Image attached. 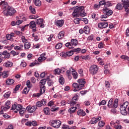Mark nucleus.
<instances>
[{"label":"nucleus","mask_w":129,"mask_h":129,"mask_svg":"<svg viewBox=\"0 0 129 129\" xmlns=\"http://www.w3.org/2000/svg\"><path fill=\"white\" fill-rule=\"evenodd\" d=\"M78 44V42L76 39H72V40H71V43H67L66 44V46L69 49H73V46H77Z\"/></svg>","instance_id":"1a4fd4ad"},{"label":"nucleus","mask_w":129,"mask_h":129,"mask_svg":"<svg viewBox=\"0 0 129 129\" xmlns=\"http://www.w3.org/2000/svg\"><path fill=\"white\" fill-rule=\"evenodd\" d=\"M129 104L128 101H125L120 106V110L121 114L123 115H126L127 114V111L126 110L127 107Z\"/></svg>","instance_id":"20e7f679"},{"label":"nucleus","mask_w":129,"mask_h":129,"mask_svg":"<svg viewBox=\"0 0 129 129\" xmlns=\"http://www.w3.org/2000/svg\"><path fill=\"white\" fill-rule=\"evenodd\" d=\"M15 82V80L14 79H7L6 81V84L8 85H11L13 84Z\"/></svg>","instance_id":"c85d7f7f"},{"label":"nucleus","mask_w":129,"mask_h":129,"mask_svg":"<svg viewBox=\"0 0 129 129\" xmlns=\"http://www.w3.org/2000/svg\"><path fill=\"white\" fill-rule=\"evenodd\" d=\"M105 85L106 87H107V88H109V87L110 86V84L109 82V81H106L105 82Z\"/></svg>","instance_id":"13d9d810"},{"label":"nucleus","mask_w":129,"mask_h":129,"mask_svg":"<svg viewBox=\"0 0 129 129\" xmlns=\"http://www.w3.org/2000/svg\"><path fill=\"white\" fill-rule=\"evenodd\" d=\"M50 124L55 128H58L61 124V121L59 119L50 120Z\"/></svg>","instance_id":"423d86ee"},{"label":"nucleus","mask_w":129,"mask_h":129,"mask_svg":"<svg viewBox=\"0 0 129 129\" xmlns=\"http://www.w3.org/2000/svg\"><path fill=\"white\" fill-rule=\"evenodd\" d=\"M73 17L74 18H79V17H85L86 14L84 7H79L74 10L73 14Z\"/></svg>","instance_id":"f03ea898"},{"label":"nucleus","mask_w":129,"mask_h":129,"mask_svg":"<svg viewBox=\"0 0 129 129\" xmlns=\"http://www.w3.org/2000/svg\"><path fill=\"white\" fill-rule=\"evenodd\" d=\"M103 13L106 14L107 18V16H111L113 14V11L107 8H104L103 9Z\"/></svg>","instance_id":"ddd939ff"},{"label":"nucleus","mask_w":129,"mask_h":129,"mask_svg":"<svg viewBox=\"0 0 129 129\" xmlns=\"http://www.w3.org/2000/svg\"><path fill=\"white\" fill-rule=\"evenodd\" d=\"M118 99L117 98H116L114 102H113L112 98H111L108 102V107L109 108L113 109V107H117L118 106Z\"/></svg>","instance_id":"39448f33"},{"label":"nucleus","mask_w":129,"mask_h":129,"mask_svg":"<svg viewBox=\"0 0 129 129\" xmlns=\"http://www.w3.org/2000/svg\"><path fill=\"white\" fill-rule=\"evenodd\" d=\"M105 123L103 120H101V121H99L98 125L99 126H101V127H103L105 125Z\"/></svg>","instance_id":"37998d69"},{"label":"nucleus","mask_w":129,"mask_h":129,"mask_svg":"<svg viewBox=\"0 0 129 129\" xmlns=\"http://www.w3.org/2000/svg\"><path fill=\"white\" fill-rule=\"evenodd\" d=\"M106 100H102V101H101V102L99 103V105H104V104H106Z\"/></svg>","instance_id":"bf43d9fd"},{"label":"nucleus","mask_w":129,"mask_h":129,"mask_svg":"<svg viewBox=\"0 0 129 129\" xmlns=\"http://www.w3.org/2000/svg\"><path fill=\"white\" fill-rule=\"evenodd\" d=\"M32 36L34 38V40L35 41H39V38L37 35H36L35 34H33Z\"/></svg>","instance_id":"a18cd8bd"},{"label":"nucleus","mask_w":129,"mask_h":129,"mask_svg":"<svg viewBox=\"0 0 129 129\" xmlns=\"http://www.w3.org/2000/svg\"><path fill=\"white\" fill-rule=\"evenodd\" d=\"M11 103V102L10 100H7V101L5 102V106H2V110L0 111V114H2L4 113V111H7L10 108Z\"/></svg>","instance_id":"0eeeda50"},{"label":"nucleus","mask_w":129,"mask_h":129,"mask_svg":"<svg viewBox=\"0 0 129 129\" xmlns=\"http://www.w3.org/2000/svg\"><path fill=\"white\" fill-rule=\"evenodd\" d=\"M77 100H78L77 96H74V97H73L72 101L71 102V105H75V104H76L77 103L76 101H77Z\"/></svg>","instance_id":"bb28decb"},{"label":"nucleus","mask_w":129,"mask_h":129,"mask_svg":"<svg viewBox=\"0 0 129 129\" xmlns=\"http://www.w3.org/2000/svg\"><path fill=\"white\" fill-rule=\"evenodd\" d=\"M60 72H61V70L60 69H59V68L55 69L54 71L55 74H60Z\"/></svg>","instance_id":"5fc2aeb1"},{"label":"nucleus","mask_w":129,"mask_h":129,"mask_svg":"<svg viewBox=\"0 0 129 129\" xmlns=\"http://www.w3.org/2000/svg\"><path fill=\"white\" fill-rule=\"evenodd\" d=\"M47 103L46 99H42L41 100V101H38L36 103V107H41L42 106H43L44 105H46Z\"/></svg>","instance_id":"4468645a"},{"label":"nucleus","mask_w":129,"mask_h":129,"mask_svg":"<svg viewBox=\"0 0 129 129\" xmlns=\"http://www.w3.org/2000/svg\"><path fill=\"white\" fill-rule=\"evenodd\" d=\"M29 10L32 14H36V10L34 8H32V6H30V7H29Z\"/></svg>","instance_id":"4c0bfd02"},{"label":"nucleus","mask_w":129,"mask_h":129,"mask_svg":"<svg viewBox=\"0 0 129 129\" xmlns=\"http://www.w3.org/2000/svg\"><path fill=\"white\" fill-rule=\"evenodd\" d=\"M69 128L68 125L67 124H63L62 126V129H68Z\"/></svg>","instance_id":"774afa93"},{"label":"nucleus","mask_w":129,"mask_h":129,"mask_svg":"<svg viewBox=\"0 0 129 129\" xmlns=\"http://www.w3.org/2000/svg\"><path fill=\"white\" fill-rule=\"evenodd\" d=\"M37 25H36L35 22L32 21V22H30V28L31 29H32L33 30L34 28H36Z\"/></svg>","instance_id":"c756f323"},{"label":"nucleus","mask_w":129,"mask_h":129,"mask_svg":"<svg viewBox=\"0 0 129 129\" xmlns=\"http://www.w3.org/2000/svg\"><path fill=\"white\" fill-rule=\"evenodd\" d=\"M38 63L37 62H33L32 63H31L29 65L30 67H33L35 65H37Z\"/></svg>","instance_id":"0e129e2a"},{"label":"nucleus","mask_w":129,"mask_h":129,"mask_svg":"<svg viewBox=\"0 0 129 129\" xmlns=\"http://www.w3.org/2000/svg\"><path fill=\"white\" fill-rule=\"evenodd\" d=\"M46 54L43 53L40 55V57H39L38 60L39 62H42L44 60H46Z\"/></svg>","instance_id":"412c9836"},{"label":"nucleus","mask_w":129,"mask_h":129,"mask_svg":"<svg viewBox=\"0 0 129 129\" xmlns=\"http://www.w3.org/2000/svg\"><path fill=\"white\" fill-rule=\"evenodd\" d=\"M64 36V32L63 31H62L61 32H60L58 35V39H62V38H63Z\"/></svg>","instance_id":"473e14b6"},{"label":"nucleus","mask_w":129,"mask_h":129,"mask_svg":"<svg viewBox=\"0 0 129 129\" xmlns=\"http://www.w3.org/2000/svg\"><path fill=\"white\" fill-rule=\"evenodd\" d=\"M40 93H37V94H36V96H37V97H39V96H41V94H43V93H44V92L45 91V86H43L41 85L40 86Z\"/></svg>","instance_id":"aec40b11"},{"label":"nucleus","mask_w":129,"mask_h":129,"mask_svg":"<svg viewBox=\"0 0 129 129\" xmlns=\"http://www.w3.org/2000/svg\"><path fill=\"white\" fill-rule=\"evenodd\" d=\"M58 80H59V82L60 84H62V85L64 84L65 81H64V79L63 76H62V75H61L59 77Z\"/></svg>","instance_id":"2f4dec72"},{"label":"nucleus","mask_w":129,"mask_h":129,"mask_svg":"<svg viewBox=\"0 0 129 129\" xmlns=\"http://www.w3.org/2000/svg\"><path fill=\"white\" fill-rule=\"evenodd\" d=\"M101 116H97V117H92V119L90 120V123L93 124L94 123H96L99 120H101Z\"/></svg>","instance_id":"2eb2a0df"},{"label":"nucleus","mask_w":129,"mask_h":129,"mask_svg":"<svg viewBox=\"0 0 129 129\" xmlns=\"http://www.w3.org/2000/svg\"><path fill=\"white\" fill-rule=\"evenodd\" d=\"M81 21L84 22L85 24H88V20L87 19H84V18H82L81 19Z\"/></svg>","instance_id":"e2e57ef3"},{"label":"nucleus","mask_w":129,"mask_h":129,"mask_svg":"<svg viewBox=\"0 0 129 129\" xmlns=\"http://www.w3.org/2000/svg\"><path fill=\"white\" fill-rule=\"evenodd\" d=\"M18 110L19 111L20 115L23 116L26 111V108L23 107L21 104H18L17 105V110H15V112H17Z\"/></svg>","instance_id":"9d476101"},{"label":"nucleus","mask_w":129,"mask_h":129,"mask_svg":"<svg viewBox=\"0 0 129 129\" xmlns=\"http://www.w3.org/2000/svg\"><path fill=\"white\" fill-rule=\"evenodd\" d=\"M59 107H52L50 109L51 111H57L58 110Z\"/></svg>","instance_id":"052dcab7"},{"label":"nucleus","mask_w":129,"mask_h":129,"mask_svg":"<svg viewBox=\"0 0 129 129\" xmlns=\"http://www.w3.org/2000/svg\"><path fill=\"white\" fill-rule=\"evenodd\" d=\"M46 79H42L41 80H40V83H41L42 86H44L46 83Z\"/></svg>","instance_id":"8fccbe9b"},{"label":"nucleus","mask_w":129,"mask_h":129,"mask_svg":"<svg viewBox=\"0 0 129 129\" xmlns=\"http://www.w3.org/2000/svg\"><path fill=\"white\" fill-rule=\"evenodd\" d=\"M73 105H71L72 107L69 108L68 111L70 112V113H74V112H75L76 109L77 108H80V104H77L76 106H73Z\"/></svg>","instance_id":"dca6fc26"},{"label":"nucleus","mask_w":129,"mask_h":129,"mask_svg":"<svg viewBox=\"0 0 129 129\" xmlns=\"http://www.w3.org/2000/svg\"><path fill=\"white\" fill-rule=\"evenodd\" d=\"M91 57L89 55H86V56H82V59H84L85 60H89Z\"/></svg>","instance_id":"09e8293b"},{"label":"nucleus","mask_w":129,"mask_h":129,"mask_svg":"<svg viewBox=\"0 0 129 129\" xmlns=\"http://www.w3.org/2000/svg\"><path fill=\"white\" fill-rule=\"evenodd\" d=\"M78 115H79L80 116H85L86 115V113L85 111H84L83 109H79L78 110Z\"/></svg>","instance_id":"b1692460"},{"label":"nucleus","mask_w":129,"mask_h":129,"mask_svg":"<svg viewBox=\"0 0 129 129\" xmlns=\"http://www.w3.org/2000/svg\"><path fill=\"white\" fill-rule=\"evenodd\" d=\"M72 71V75L73 76V78H74V79H77L78 77V74L77 73V72H76V71H75V70L74 69V68H71Z\"/></svg>","instance_id":"a878e982"},{"label":"nucleus","mask_w":129,"mask_h":129,"mask_svg":"<svg viewBox=\"0 0 129 129\" xmlns=\"http://www.w3.org/2000/svg\"><path fill=\"white\" fill-rule=\"evenodd\" d=\"M26 85H27V87H28L29 88H31V87H32V84H31V82H30V80H27V81L26 82Z\"/></svg>","instance_id":"de8ad7c7"},{"label":"nucleus","mask_w":129,"mask_h":129,"mask_svg":"<svg viewBox=\"0 0 129 129\" xmlns=\"http://www.w3.org/2000/svg\"><path fill=\"white\" fill-rule=\"evenodd\" d=\"M108 26V23H99L98 27L99 29L107 28Z\"/></svg>","instance_id":"6ab92c4d"},{"label":"nucleus","mask_w":129,"mask_h":129,"mask_svg":"<svg viewBox=\"0 0 129 129\" xmlns=\"http://www.w3.org/2000/svg\"><path fill=\"white\" fill-rule=\"evenodd\" d=\"M99 70V67L97 65L93 64L91 65L89 68L90 73L92 75H95L96 74Z\"/></svg>","instance_id":"6e6552de"},{"label":"nucleus","mask_w":129,"mask_h":129,"mask_svg":"<svg viewBox=\"0 0 129 129\" xmlns=\"http://www.w3.org/2000/svg\"><path fill=\"white\" fill-rule=\"evenodd\" d=\"M79 73L80 75V76H83V69H79Z\"/></svg>","instance_id":"69168bd1"},{"label":"nucleus","mask_w":129,"mask_h":129,"mask_svg":"<svg viewBox=\"0 0 129 129\" xmlns=\"http://www.w3.org/2000/svg\"><path fill=\"white\" fill-rule=\"evenodd\" d=\"M39 18L38 16H30L29 19H31V20H35L36 19H38Z\"/></svg>","instance_id":"864d4df0"},{"label":"nucleus","mask_w":129,"mask_h":129,"mask_svg":"<svg viewBox=\"0 0 129 129\" xmlns=\"http://www.w3.org/2000/svg\"><path fill=\"white\" fill-rule=\"evenodd\" d=\"M114 127L115 129H121L122 128V126H121V124H119V123H118V124H117L116 125H115Z\"/></svg>","instance_id":"680f3d73"},{"label":"nucleus","mask_w":129,"mask_h":129,"mask_svg":"<svg viewBox=\"0 0 129 129\" xmlns=\"http://www.w3.org/2000/svg\"><path fill=\"white\" fill-rule=\"evenodd\" d=\"M23 21L22 20H18V21H17L16 24L17 26H19V25H21V24H22Z\"/></svg>","instance_id":"6e6d98bb"},{"label":"nucleus","mask_w":129,"mask_h":129,"mask_svg":"<svg viewBox=\"0 0 129 129\" xmlns=\"http://www.w3.org/2000/svg\"><path fill=\"white\" fill-rule=\"evenodd\" d=\"M21 66H22V67H26L27 66V63H26V62L23 60L21 61Z\"/></svg>","instance_id":"4d7b16f0"},{"label":"nucleus","mask_w":129,"mask_h":129,"mask_svg":"<svg viewBox=\"0 0 129 129\" xmlns=\"http://www.w3.org/2000/svg\"><path fill=\"white\" fill-rule=\"evenodd\" d=\"M21 40L23 43H24L25 44H26L27 41H28V39H27L26 37H25L24 36H23L22 37H21Z\"/></svg>","instance_id":"49530a36"},{"label":"nucleus","mask_w":129,"mask_h":129,"mask_svg":"<svg viewBox=\"0 0 129 129\" xmlns=\"http://www.w3.org/2000/svg\"><path fill=\"white\" fill-rule=\"evenodd\" d=\"M123 6L124 8H128L129 7V0H122Z\"/></svg>","instance_id":"393cba45"},{"label":"nucleus","mask_w":129,"mask_h":129,"mask_svg":"<svg viewBox=\"0 0 129 129\" xmlns=\"http://www.w3.org/2000/svg\"><path fill=\"white\" fill-rule=\"evenodd\" d=\"M94 37L93 36V35H91V36H90L89 37H88V41H92V40H93Z\"/></svg>","instance_id":"338daca9"},{"label":"nucleus","mask_w":129,"mask_h":129,"mask_svg":"<svg viewBox=\"0 0 129 129\" xmlns=\"http://www.w3.org/2000/svg\"><path fill=\"white\" fill-rule=\"evenodd\" d=\"M34 4L36 7H40L41 5V1L39 0H35L34 1Z\"/></svg>","instance_id":"c9c22d12"},{"label":"nucleus","mask_w":129,"mask_h":129,"mask_svg":"<svg viewBox=\"0 0 129 129\" xmlns=\"http://www.w3.org/2000/svg\"><path fill=\"white\" fill-rule=\"evenodd\" d=\"M62 47V43H58V44H57L55 47V49H60Z\"/></svg>","instance_id":"58836bf2"},{"label":"nucleus","mask_w":129,"mask_h":129,"mask_svg":"<svg viewBox=\"0 0 129 129\" xmlns=\"http://www.w3.org/2000/svg\"><path fill=\"white\" fill-rule=\"evenodd\" d=\"M74 54V50L71 51H69V52H67L66 53L62 52L60 53V56L61 57H63L64 58H66V57L72 56Z\"/></svg>","instance_id":"9b49d317"},{"label":"nucleus","mask_w":129,"mask_h":129,"mask_svg":"<svg viewBox=\"0 0 129 129\" xmlns=\"http://www.w3.org/2000/svg\"><path fill=\"white\" fill-rule=\"evenodd\" d=\"M105 15H103L102 16H101V21L102 22H104V21H106V20H104V19H107V15L106 14H105Z\"/></svg>","instance_id":"79ce46f5"},{"label":"nucleus","mask_w":129,"mask_h":129,"mask_svg":"<svg viewBox=\"0 0 129 129\" xmlns=\"http://www.w3.org/2000/svg\"><path fill=\"white\" fill-rule=\"evenodd\" d=\"M36 24H37V25H39L40 28H44V20H43V19H38L37 18Z\"/></svg>","instance_id":"f3484780"},{"label":"nucleus","mask_w":129,"mask_h":129,"mask_svg":"<svg viewBox=\"0 0 129 129\" xmlns=\"http://www.w3.org/2000/svg\"><path fill=\"white\" fill-rule=\"evenodd\" d=\"M2 54L4 55V58L5 59H9L11 54L8 52V51H4L3 52Z\"/></svg>","instance_id":"4be33fe9"},{"label":"nucleus","mask_w":129,"mask_h":129,"mask_svg":"<svg viewBox=\"0 0 129 129\" xmlns=\"http://www.w3.org/2000/svg\"><path fill=\"white\" fill-rule=\"evenodd\" d=\"M2 76L4 78H6L7 77H8L9 75L7 71H4L2 73Z\"/></svg>","instance_id":"c03bdc74"},{"label":"nucleus","mask_w":129,"mask_h":129,"mask_svg":"<svg viewBox=\"0 0 129 129\" xmlns=\"http://www.w3.org/2000/svg\"><path fill=\"white\" fill-rule=\"evenodd\" d=\"M115 8L116 9V10H122V7L121 4H117Z\"/></svg>","instance_id":"ea45409f"},{"label":"nucleus","mask_w":129,"mask_h":129,"mask_svg":"<svg viewBox=\"0 0 129 129\" xmlns=\"http://www.w3.org/2000/svg\"><path fill=\"white\" fill-rule=\"evenodd\" d=\"M13 65V62H11L10 61H7V62H5V63H4L3 64V66L7 68L12 67Z\"/></svg>","instance_id":"5701e85b"},{"label":"nucleus","mask_w":129,"mask_h":129,"mask_svg":"<svg viewBox=\"0 0 129 129\" xmlns=\"http://www.w3.org/2000/svg\"><path fill=\"white\" fill-rule=\"evenodd\" d=\"M0 6L3 8V14L6 17L8 16H12L14 14H15L16 11H15L14 8L10 7L6 2H1L0 3Z\"/></svg>","instance_id":"f257e3e1"},{"label":"nucleus","mask_w":129,"mask_h":129,"mask_svg":"<svg viewBox=\"0 0 129 129\" xmlns=\"http://www.w3.org/2000/svg\"><path fill=\"white\" fill-rule=\"evenodd\" d=\"M55 24L59 28H61L64 25V21L63 20H57L55 22Z\"/></svg>","instance_id":"a211bd4d"},{"label":"nucleus","mask_w":129,"mask_h":129,"mask_svg":"<svg viewBox=\"0 0 129 129\" xmlns=\"http://www.w3.org/2000/svg\"><path fill=\"white\" fill-rule=\"evenodd\" d=\"M11 94V91H8V92H6L4 94V97L5 98H9L10 97V95Z\"/></svg>","instance_id":"72a5a7b5"},{"label":"nucleus","mask_w":129,"mask_h":129,"mask_svg":"<svg viewBox=\"0 0 129 129\" xmlns=\"http://www.w3.org/2000/svg\"><path fill=\"white\" fill-rule=\"evenodd\" d=\"M78 83H75L73 84V87H74V91L76 92L81 90L84 87L86 81L85 79H79Z\"/></svg>","instance_id":"7ed1b4c3"},{"label":"nucleus","mask_w":129,"mask_h":129,"mask_svg":"<svg viewBox=\"0 0 129 129\" xmlns=\"http://www.w3.org/2000/svg\"><path fill=\"white\" fill-rule=\"evenodd\" d=\"M44 112L45 114H49L50 108H49V107H45L44 108Z\"/></svg>","instance_id":"e433bc0d"},{"label":"nucleus","mask_w":129,"mask_h":129,"mask_svg":"<svg viewBox=\"0 0 129 129\" xmlns=\"http://www.w3.org/2000/svg\"><path fill=\"white\" fill-rule=\"evenodd\" d=\"M37 109V106L33 105L31 106V105H28L26 107V110H27L29 112L33 113Z\"/></svg>","instance_id":"f8f14e48"},{"label":"nucleus","mask_w":129,"mask_h":129,"mask_svg":"<svg viewBox=\"0 0 129 129\" xmlns=\"http://www.w3.org/2000/svg\"><path fill=\"white\" fill-rule=\"evenodd\" d=\"M29 91V89H28L27 87H25L24 89H23V93H24V94H27V93H28Z\"/></svg>","instance_id":"603ef678"},{"label":"nucleus","mask_w":129,"mask_h":129,"mask_svg":"<svg viewBox=\"0 0 129 129\" xmlns=\"http://www.w3.org/2000/svg\"><path fill=\"white\" fill-rule=\"evenodd\" d=\"M96 59L97 60L98 62H99L100 65H104V61L102 60V58L96 57Z\"/></svg>","instance_id":"7c9ffc66"},{"label":"nucleus","mask_w":129,"mask_h":129,"mask_svg":"<svg viewBox=\"0 0 129 129\" xmlns=\"http://www.w3.org/2000/svg\"><path fill=\"white\" fill-rule=\"evenodd\" d=\"M84 32L85 34H89L90 32V29L88 26H85V27H84Z\"/></svg>","instance_id":"cd10ccee"},{"label":"nucleus","mask_w":129,"mask_h":129,"mask_svg":"<svg viewBox=\"0 0 129 129\" xmlns=\"http://www.w3.org/2000/svg\"><path fill=\"white\" fill-rule=\"evenodd\" d=\"M31 47V44L30 43H29V42H27V41H26L25 45H24V47L25 49H29Z\"/></svg>","instance_id":"f704fd0d"},{"label":"nucleus","mask_w":129,"mask_h":129,"mask_svg":"<svg viewBox=\"0 0 129 129\" xmlns=\"http://www.w3.org/2000/svg\"><path fill=\"white\" fill-rule=\"evenodd\" d=\"M120 58L121 59H123L124 60H127V61H129L128 56H126L125 55H122V56H120Z\"/></svg>","instance_id":"a19ab883"},{"label":"nucleus","mask_w":129,"mask_h":129,"mask_svg":"<svg viewBox=\"0 0 129 129\" xmlns=\"http://www.w3.org/2000/svg\"><path fill=\"white\" fill-rule=\"evenodd\" d=\"M80 21H81V19H79L78 18L77 19H75V20H74V22L75 24H80Z\"/></svg>","instance_id":"3c124183"}]
</instances>
